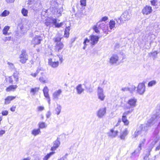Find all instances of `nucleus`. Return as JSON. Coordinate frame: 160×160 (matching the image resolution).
<instances>
[{
  "label": "nucleus",
  "instance_id": "4",
  "mask_svg": "<svg viewBox=\"0 0 160 160\" xmlns=\"http://www.w3.org/2000/svg\"><path fill=\"white\" fill-rule=\"evenodd\" d=\"M141 131L137 130L132 136V138H136L141 132H145L147 130V126L146 125H141L140 127Z\"/></svg>",
  "mask_w": 160,
  "mask_h": 160
},
{
  "label": "nucleus",
  "instance_id": "3",
  "mask_svg": "<svg viewBox=\"0 0 160 160\" xmlns=\"http://www.w3.org/2000/svg\"><path fill=\"white\" fill-rule=\"evenodd\" d=\"M20 62L22 63H26L28 59V55L26 53V51L24 50H22L21 51V53L19 56Z\"/></svg>",
  "mask_w": 160,
  "mask_h": 160
},
{
  "label": "nucleus",
  "instance_id": "54",
  "mask_svg": "<svg viewBox=\"0 0 160 160\" xmlns=\"http://www.w3.org/2000/svg\"><path fill=\"white\" fill-rule=\"evenodd\" d=\"M11 37H6L4 38L3 39V41L4 42H6L8 41H10L11 40Z\"/></svg>",
  "mask_w": 160,
  "mask_h": 160
},
{
  "label": "nucleus",
  "instance_id": "15",
  "mask_svg": "<svg viewBox=\"0 0 160 160\" xmlns=\"http://www.w3.org/2000/svg\"><path fill=\"white\" fill-rule=\"evenodd\" d=\"M99 37L98 36L92 35L90 37V43L92 45L96 44L98 41Z\"/></svg>",
  "mask_w": 160,
  "mask_h": 160
},
{
  "label": "nucleus",
  "instance_id": "18",
  "mask_svg": "<svg viewBox=\"0 0 160 160\" xmlns=\"http://www.w3.org/2000/svg\"><path fill=\"white\" fill-rule=\"evenodd\" d=\"M152 8L150 6H146L142 10L143 14L146 15L152 12Z\"/></svg>",
  "mask_w": 160,
  "mask_h": 160
},
{
  "label": "nucleus",
  "instance_id": "6",
  "mask_svg": "<svg viewBox=\"0 0 160 160\" xmlns=\"http://www.w3.org/2000/svg\"><path fill=\"white\" fill-rule=\"evenodd\" d=\"M106 111L107 108L105 107L100 108L97 113L98 117L99 118H103L106 114Z\"/></svg>",
  "mask_w": 160,
  "mask_h": 160
},
{
  "label": "nucleus",
  "instance_id": "23",
  "mask_svg": "<svg viewBox=\"0 0 160 160\" xmlns=\"http://www.w3.org/2000/svg\"><path fill=\"white\" fill-rule=\"evenodd\" d=\"M10 29V27L8 26H6L4 27L2 30L3 34L6 35H8L10 33L8 32V31Z\"/></svg>",
  "mask_w": 160,
  "mask_h": 160
},
{
  "label": "nucleus",
  "instance_id": "55",
  "mask_svg": "<svg viewBox=\"0 0 160 160\" xmlns=\"http://www.w3.org/2000/svg\"><path fill=\"white\" fill-rule=\"evenodd\" d=\"M141 149L142 148H138L134 151V152L137 154H138L139 153Z\"/></svg>",
  "mask_w": 160,
  "mask_h": 160
},
{
  "label": "nucleus",
  "instance_id": "48",
  "mask_svg": "<svg viewBox=\"0 0 160 160\" xmlns=\"http://www.w3.org/2000/svg\"><path fill=\"white\" fill-rule=\"evenodd\" d=\"M61 38L59 37H57L53 38V40L56 43L58 42H61Z\"/></svg>",
  "mask_w": 160,
  "mask_h": 160
},
{
  "label": "nucleus",
  "instance_id": "38",
  "mask_svg": "<svg viewBox=\"0 0 160 160\" xmlns=\"http://www.w3.org/2000/svg\"><path fill=\"white\" fill-rule=\"evenodd\" d=\"M133 110V109H131L130 110L125 112L123 114L122 116L126 117L127 116L128 114L131 113Z\"/></svg>",
  "mask_w": 160,
  "mask_h": 160
},
{
  "label": "nucleus",
  "instance_id": "58",
  "mask_svg": "<svg viewBox=\"0 0 160 160\" xmlns=\"http://www.w3.org/2000/svg\"><path fill=\"white\" fill-rule=\"evenodd\" d=\"M108 17L106 16L102 18L99 21H105L108 19Z\"/></svg>",
  "mask_w": 160,
  "mask_h": 160
},
{
  "label": "nucleus",
  "instance_id": "39",
  "mask_svg": "<svg viewBox=\"0 0 160 160\" xmlns=\"http://www.w3.org/2000/svg\"><path fill=\"white\" fill-rule=\"evenodd\" d=\"M21 12L22 15L24 16H28V11L25 8H23L21 11Z\"/></svg>",
  "mask_w": 160,
  "mask_h": 160
},
{
  "label": "nucleus",
  "instance_id": "19",
  "mask_svg": "<svg viewBox=\"0 0 160 160\" xmlns=\"http://www.w3.org/2000/svg\"><path fill=\"white\" fill-rule=\"evenodd\" d=\"M156 38V36L152 33H150L148 35L147 37V40L148 41H149L150 44H151L153 42L154 40Z\"/></svg>",
  "mask_w": 160,
  "mask_h": 160
},
{
  "label": "nucleus",
  "instance_id": "12",
  "mask_svg": "<svg viewBox=\"0 0 160 160\" xmlns=\"http://www.w3.org/2000/svg\"><path fill=\"white\" fill-rule=\"evenodd\" d=\"M43 91L44 96L47 98V100L48 101V103L49 104L50 99L48 94L49 90L47 86L45 87L43 89Z\"/></svg>",
  "mask_w": 160,
  "mask_h": 160
},
{
  "label": "nucleus",
  "instance_id": "33",
  "mask_svg": "<svg viewBox=\"0 0 160 160\" xmlns=\"http://www.w3.org/2000/svg\"><path fill=\"white\" fill-rule=\"evenodd\" d=\"M122 121L125 125H128L129 124V121L127 119L126 117L122 116Z\"/></svg>",
  "mask_w": 160,
  "mask_h": 160
},
{
  "label": "nucleus",
  "instance_id": "47",
  "mask_svg": "<svg viewBox=\"0 0 160 160\" xmlns=\"http://www.w3.org/2000/svg\"><path fill=\"white\" fill-rule=\"evenodd\" d=\"M128 91H129L131 92H132L134 91L136 89V87L134 85H132L130 88H128Z\"/></svg>",
  "mask_w": 160,
  "mask_h": 160
},
{
  "label": "nucleus",
  "instance_id": "31",
  "mask_svg": "<svg viewBox=\"0 0 160 160\" xmlns=\"http://www.w3.org/2000/svg\"><path fill=\"white\" fill-rule=\"evenodd\" d=\"M97 25L99 28L102 29L103 27L105 25V23L102 22L101 21H99L97 23Z\"/></svg>",
  "mask_w": 160,
  "mask_h": 160
},
{
  "label": "nucleus",
  "instance_id": "60",
  "mask_svg": "<svg viewBox=\"0 0 160 160\" xmlns=\"http://www.w3.org/2000/svg\"><path fill=\"white\" fill-rule=\"evenodd\" d=\"M157 0H153L151 1V3L152 5L155 6L156 5Z\"/></svg>",
  "mask_w": 160,
  "mask_h": 160
},
{
  "label": "nucleus",
  "instance_id": "62",
  "mask_svg": "<svg viewBox=\"0 0 160 160\" xmlns=\"http://www.w3.org/2000/svg\"><path fill=\"white\" fill-rule=\"evenodd\" d=\"M51 112L50 111H48V112H47V114H46V117L47 118H49L50 116H51Z\"/></svg>",
  "mask_w": 160,
  "mask_h": 160
},
{
  "label": "nucleus",
  "instance_id": "13",
  "mask_svg": "<svg viewBox=\"0 0 160 160\" xmlns=\"http://www.w3.org/2000/svg\"><path fill=\"white\" fill-rule=\"evenodd\" d=\"M119 58L116 54L113 55L110 58L109 62L111 64L116 63L118 60Z\"/></svg>",
  "mask_w": 160,
  "mask_h": 160
},
{
  "label": "nucleus",
  "instance_id": "49",
  "mask_svg": "<svg viewBox=\"0 0 160 160\" xmlns=\"http://www.w3.org/2000/svg\"><path fill=\"white\" fill-rule=\"evenodd\" d=\"M8 64L9 66V67L12 70L15 69L14 65L13 63L8 62Z\"/></svg>",
  "mask_w": 160,
  "mask_h": 160
},
{
  "label": "nucleus",
  "instance_id": "52",
  "mask_svg": "<svg viewBox=\"0 0 160 160\" xmlns=\"http://www.w3.org/2000/svg\"><path fill=\"white\" fill-rule=\"evenodd\" d=\"M80 5L82 6H85L86 4V0H80Z\"/></svg>",
  "mask_w": 160,
  "mask_h": 160
},
{
  "label": "nucleus",
  "instance_id": "2",
  "mask_svg": "<svg viewBox=\"0 0 160 160\" xmlns=\"http://www.w3.org/2000/svg\"><path fill=\"white\" fill-rule=\"evenodd\" d=\"M132 16L130 12L126 11L118 19H116L117 23L119 24L124 23L126 21L129 20Z\"/></svg>",
  "mask_w": 160,
  "mask_h": 160
},
{
  "label": "nucleus",
  "instance_id": "43",
  "mask_svg": "<svg viewBox=\"0 0 160 160\" xmlns=\"http://www.w3.org/2000/svg\"><path fill=\"white\" fill-rule=\"evenodd\" d=\"M52 18H49L47 19V21L45 22V24L47 26H49L50 25L51 23H53L52 22V21H51Z\"/></svg>",
  "mask_w": 160,
  "mask_h": 160
},
{
  "label": "nucleus",
  "instance_id": "53",
  "mask_svg": "<svg viewBox=\"0 0 160 160\" xmlns=\"http://www.w3.org/2000/svg\"><path fill=\"white\" fill-rule=\"evenodd\" d=\"M44 109V108L43 106H39L37 108L38 111H42Z\"/></svg>",
  "mask_w": 160,
  "mask_h": 160
},
{
  "label": "nucleus",
  "instance_id": "17",
  "mask_svg": "<svg viewBox=\"0 0 160 160\" xmlns=\"http://www.w3.org/2000/svg\"><path fill=\"white\" fill-rule=\"evenodd\" d=\"M160 117V115H157L152 117L150 120L148 121L149 125L150 126L154 123L155 122L157 121V120Z\"/></svg>",
  "mask_w": 160,
  "mask_h": 160
},
{
  "label": "nucleus",
  "instance_id": "41",
  "mask_svg": "<svg viewBox=\"0 0 160 160\" xmlns=\"http://www.w3.org/2000/svg\"><path fill=\"white\" fill-rule=\"evenodd\" d=\"M156 83V81L155 80H152L149 82L148 84V87H152L155 85Z\"/></svg>",
  "mask_w": 160,
  "mask_h": 160
},
{
  "label": "nucleus",
  "instance_id": "34",
  "mask_svg": "<svg viewBox=\"0 0 160 160\" xmlns=\"http://www.w3.org/2000/svg\"><path fill=\"white\" fill-rule=\"evenodd\" d=\"M17 87V85H12L10 86H9L6 89V91L8 92H9L10 91L12 90H14V89H15Z\"/></svg>",
  "mask_w": 160,
  "mask_h": 160
},
{
  "label": "nucleus",
  "instance_id": "51",
  "mask_svg": "<svg viewBox=\"0 0 160 160\" xmlns=\"http://www.w3.org/2000/svg\"><path fill=\"white\" fill-rule=\"evenodd\" d=\"M99 29V28L97 26L96 24V26H95L93 27V29L95 32L97 33H98L99 32L98 29Z\"/></svg>",
  "mask_w": 160,
  "mask_h": 160
},
{
  "label": "nucleus",
  "instance_id": "5",
  "mask_svg": "<svg viewBox=\"0 0 160 160\" xmlns=\"http://www.w3.org/2000/svg\"><path fill=\"white\" fill-rule=\"evenodd\" d=\"M97 95L98 98L101 101L104 100L105 95L104 94L103 89L100 87H98L97 90Z\"/></svg>",
  "mask_w": 160,
  "mask_h": 160
},
{
  "label": "nucleus",
  "instance_id": "29",
  "mask_svg": "<svg viewBox=\"0 0 160 160\" xmlns=\"http://www.w3.org/2000/svg\"><path fill=\"white\" fill-rule=\"evenodd\" d=\"M70 31V27H67L64 32V37L66 38H68L69 36V32Z\"/></svg>",
  "mask_w": 160,
  "mask_h": 160
},
{
  "label": "nucleus",
  "instance_id": "20",
  "mask_svg": "<svg viewBox=\"0 0 160 160\" xmlns=\"http://www.w3.org/2000/svg\"><path fill=\"white\" fill-rule=\"evenodd\" d=\"M51 21H52V22L55 26L56 27L59 28L62 27L63 24V22H60V23H57V20L56 18H52Z\"/></svg>",
  "mask_w": 160,
  "mask_h": 160
},
{
  "label": "nucleus",
  "instance_id": "59",
  "mask_svg": "<svg viewBox=\"0 0 160 160\" xmlns=\"http://www.w3.org/2000/svg\"><path fill=\"white\" fill-rule=\"evenodd\" d=\"M5 133V130H0V137H2Z\"/></svg>",
  "mask_w": 160,
  "mask_h": 160
},
{
  "label": "nucleus",
  "instance_id": "35",
  "mask_svg": "<svg viewBox=\"0 0 160 160\" xmlns=\"http://www.w3.org/2000/svg\"><path fill=\"white\" fill-rule=\"evenodd\" d=\"M35 7L38 8V9H41L42 8L41 1L40 0H38L37 3L34 4Z\"/></svg>",
  "mask_w": 160,
  "mask_h": 160
},
{
  "label": "nucleus",
  "instance_id": "40",
  "mask_svg": "<svg viewBox=\"0 0 160 160\" xmlns=\"http://www.w3.org/2000/svg\"><path fill=\"white\" fill-rule=\"evenodd\" d=\"M9 14V12L7 10H5L1 14V16L2 17H6Z\"/></svg>",
  "mask_w": 160,
  "mask_h": 160
},
{
  "label": "nucleus",
  "instance_id": "9",
  "mask_svg": "<svg viewBox=\"0 0 160 160\" xmlns=\"http://www.w3.org/2000/svg\"><path fill=\"white\" fill-rule=\"evenodd\" d=\"M118 131L117 130H115V128L111 129L107 133L108 137L111 138H114L118 135Z\"/></svg>",
  "mask_w": 160,
  "mask_h": 160
},
{
  "label": "nucleus",
  "instance_id": "37",
  "mask_svg": "<svg viewBox=\"0 0 160 160\" xmlns=\"http://www.w3.org/2000/svg\"><path fill=\"white\" fill-rule=\"evenodd\" d=\"M102 30L103 31V32L107 34L108 32H110L111 31H109L108 29V26L107 25H105L103 27V28Z\"/></svg>",
  "mask_w": 160,
  "mask_h": 160
},
{
  "label": "nucleus",
  "instance_id": "57",
  "mask_svg": "<svg viewBox=\"0 0 160 160\" xmlns=\"http://www.w3.org/2000/svg\"><path fill=\"white\" fill-rule=\"evenodd\" d=\"M2 114L3 116H6L8 114V112L7 110L2 111Z\"/></svg>",
  "mask_w": 160,
  "mask_h": 160
},
{
  "label": "nucleus",
  "instance_id": "50",
  "mask_svg": "<svg viewBox=\"0 0 160 160\" xmlns=\"http://www.w3.org/2000/svg\"><path fill=\"white\" fill-rule=\"evenodd\" d=\"M39 80L41 82L44 83L47 82L46 80H45V78L43 77H40L39 78Z\"/></svg>",
  "mask_w": 160,
  "mask_h": 160
},
{
  "label": "nucleus",
  "instance_id": "21",
  "mask_svg": "<svg viewBox=\"0 0 160 160\" xmlns=\"http://www.w3.org/2000/svg\"><path fill=\"white\" fill-rule=\"evenodd\" d=\"M77 93L78 94H81L84 91V89L82 87V85H78L76 87Z\"/></svg>",
  "mask_w": 160,
  "mask_h": 160
},
{
  "label": "nucleus",
  "instance_id": "11",
  "mask_svg": "<svg viewBox=\"0 0 160 160\" xmlns=\"http://www.w3.org/2000/svg\"><path fill=\"white\" fill-rule=\"evenodd\" d=\"M42 38L40 36H36L32 40V43L34 45L38 44L40 43L42 40Z\"/></svg>",
  "mask_w": 160,
  "mask_h": 160
},
{
  "label": "nucleus",
  "instance_id": "1",
  "mask_svg": "<svg viewBox=\"0 0 160 160\" xmlns=\"http://www.w3.org/2000/svg\"><path fill=\"white\" fill-rule=\"evenodd\" d=\"M52 3L51 2L52 6L50 8L51 11L56 17L58 18L60 17L63 11L62 6L59 5L57 2H53L54 5H52Z\"/></svg>",
  "mask_w": 160,
  "mask_h": 160
},
{
  "label": "nucleus",
  "instance_id": "36",
  "mask_svg": "<svg viewBox=\"0 0 160 160\" xmlns=\"http://www.w3.org/2000/svg\"><path fill=\"white\" fill-rule=\"evenodd\" d=\"M157 54L158 52L156 51H155L149 53V55L150 57H152L153 59H154V58H156Z\"/></svg>",
  "mask_w": 160,
  "mask_h": 160
},
{
  "label": "nucleus",
  "instance_id": "32",
  "mask_svg": "<svg viewBox=\"0 0 160 160\" xmlns=\"http://www.w3.org/2000/svg\"><path fill=\"white\" fill-rule=\"evenodd\" d=\"M116 24L115 22L113 20H111L109 23V28L111 29H112L114 28Z\"/></svg>",
  "mask_w": 160,
  "mask_h": 160
},
{
  "label": "nucleus",
  "instance_id": "46",
  "mask_svg": "<svg viewBox=\"0 0 160 160\" xmlns=\"http://www.w3.org/2000/svg\"><path fill=\"white\" fill-rule=\"evenodd\" d=\"M152 148V147H149L148 149L147 150V151H146L147 153L146 154L145 156H147L148 157H149L150 155V152L151 151Z\"/></svg>",
  "mask_w": 160,
  "mask_h": 160
},
{
  "label": "nucleus",
  "instance_id": "16",
  "mask_svg": "<svg viewBox=\"0 0 160 160\" xmlns=\"http://www.w3.org/2000/svg\"><path fill=\"white\" fill-rule=\"evenodd\" d=\"M63 47L64 45L61 42H58L56 43L55 50L56 52H60Z\"/></svg>",
  "mask_w": 160,
  "mask_h": 160
},
{
  "label": "nucleus",
  "instance_id": "56",
  "mask_svg": "<svg viewBox=\"0 0 160 160\" xmlns=\"http://www.w3.org/2000/svg\"><path fill=\"white\" fill-rule=\"evenodd\" d=\"M38 72L39 71H38V70H37L36 72L31 73V75L34 77H36Z\"/></svg>",
  "mask_w": 160,
  "mask_h": 160
},
{
  "label": "nucleus",
  "instance_id": "8",
  "mask_svg": "<svg viewBox=\"0 0 160 160\" xmlns=\"http://www.w3.org/2000/svg\"><path fill=\"white\" fill-rule=\"evenodd\" d=\"M137 99L135 98H130L127 102L129 106V108H132L135 107L136 106Z\"/></svg>",
  "mask_w": 160,
  "mask_h": 160
},
{
  "label": "nucleus",
  "instance_id": "14",
  "mask_svg": "<svg viewBox=\"0 0 160 160\" xmlns=\"http://www.w3.org/2000/svg\"><path fill=\"white\" fill-rule=\"evenodd\" d=\"M62 93V90L61 89H58L55 91L52 94L53 99L58 100V97Z\"/></svg>",
  "mask_w": 160,
  "mask_h": 160
},
{
  "label": "nucleus",
  "instance_id": "30",
  "mask_svg": "<svg viewBox=\"0 0 160 160\" xmlns=\"http://www.w3.org/2000/svg\"><path fill=\"white\" fill-rule=\"evenodd\" d=\"M90 43V40L87 38H86L83 42V44H84V46L83 48V49H85L86 47Z\"/></svg>",
  "mask_w": 160,
  "mask_h": 160
},
{
  "label": "nucleus",
  "instance_id": "24",
  "mask_svg": "<svg viewBox=\"0 0 160 160\" xmlns=\"http://www.w3.org/2000/svg\"><path fill=\"white\" fill-rule=\"evenodd\" d=\"M41 133L40 129L39 128L34 129L32 130L31 132V134L34 136H36L37 135Z\"/></svg>",
  "mask_w": 160,
  "mask_h": 160
},
{
  "label": "nucleus",
  "instance_id": "61",
  "mask_svg": "<svg viewBox=\"0 0 160 160\" xmlns=\"http://www.w3.org/2000/svg\"><path fill=\"white\" fill-rule=\"evenodd\" d=\"M16 108V106H13L10 108V110L12 112H14L15 110V109Z\"/></svg>",
  "mask_w": 160,
  "mask_h": 160
},
{
  "label": "nucleus",
  "instance_id": "28",
  "mask_svg": "<svg viewBox=\"0 0 160 160\" xmlns=\"http://www.w3.org/2000/svg\"><path fill=\"white\" fill-rule=\"evenodd\" d=\"M15 98V97L14 96H8L5 99V103L6 104L9 103L11 101L14 99Z\"/></svg>",
  "mask_w": 160,
  "mask_h": 160
},
{
  "label": "nucleus",
  "instance_id": "7",
  "mask_svg": "<svg viewBox=\"0 0 160 160\" xmlns=\"http://www.w3.org/2000/svg\"><path fill=\"white\" fill-rule=\"evenodd\" d=\"M137 92L140 95L143 94L145 91V87L144 83H140L137 87Z\"/></svg>",
  "mask_w": 160,
  "mask_h": 160
},
{
  "label": "nucleus",
  "instance_id": "10",
  "mask_svg": "<svg viewBox=\"0 0 160 160\" xmlns=\"http://www.w3.org/2000/svg\"><path fill=\"white\" fill-rule=\"evenodd\" d=\"M48 64L53 68L57 67L59 65V62L56 61L55 59L54 60L50 58L48 59Z\"/></svg>",
  "mask_w": 160,
  "mask_h": 160
},
{
  "label": "nucleus",
  "instance_id": "44",
  "mask_svg": "<svg viewBox=\"0 0 160 160\" xmlns=\"http://www.w3.org/2000/svg\"><path fill=\"white\" fill-rule=\"evenodd\" d=\"M60 144V142L58 139H57L54 142L53 145L56 148H58Z\"/></svg>",
  "mask_w": 160,
  "mask_h": 160
},
{
  "label": "nucleus",
  "instance_id": "22",
  "mask_svg": "<svg viewBox=\"0 0 160 160\" xmlns=\"http://www.w3.org/2000/svg\"><path fill=\"white\" fill-rule=\"evenodd\" d=\"M128 131L127 129H125L120 133V138L122 140H124L126 137L128 133Z\"/></svg>",
  "mask_w": 160,
  "mask_h": 160
},
{
  "label": "nucleus",
  "instance_id": "64",
  "mask_svg": "<svg viewBox=\"0 0 160 160\" xmlns=\"http://www.w3.org/2000/svg\"><path fill=\"white\" fill-rule=\"evenodd\" d=\"M31 159V158L29 157H28L26 158H24L21 160H30Z\"/></svg>",
  "mask_w": 160,
  "mask_h": 160
},
{
  "label": "nucleus",
  "instance_id": "42",
  "mask_svg": "<svg viewBox=\"0 0 160 160\" xmlns=\"http://www.w3.org/2000/svg\"><path fill=\"white\" fill-rule=\"evenodd\" d=\"M18 72L14 73L13 76L15 78V80L16 82H18Z\"/></svg>",
  "mask_w": 160,
  "mask_h": 160
},
{
  "label": "nucleus",
  "instance_id": "25",
  "mask_svg": "<svg viewBox=\"0 0 160 160\" xmlns=\"http://www.w3.org/2000/svg\"><path fill=\"white\" fill-rule=\"evenodd\" d=\"M39 89V88L38 87H35L34 88H32L30 90V93L32 94V95H34L38 91Z\"/></svg>",
  "mask_w": 160,
  "mask_h": 160
},
{
  "label": "nucleus",
  "instance_id": "45",
  "mask_svg": "<svg viewBox=\"0 0 160 160\" xmlns=\"http://www.w3.org/2000/svg\"><path fill=\"white\" fill-rule=\"evenodd\" d=\"M61 107L59 105H58L57 108L56 109V111L57 112V115L59 114L61 112Z\"/></svg>",
  "mask_w": 160,
  "mask_h": 160
},
{
  "label": "nucleus",
  "instance_id": "63",
  "mask_svg": "<svg viewBox=\"0 0 160 160\" xmlns=\"http://www.w3.org/2000/svg\"><path fill=\"white\" fill-rule=\"evenodd\" d=\"M160 140L158 146L156 147V148L155 149V150L156 151L159 150H160Z\"/></svg>",
  "mask_w": 160,
  "mask_h": 160
},
{
  "label": "nucleus",
  "instance_id": "26",
  "mask_svg": "<svg viewBox=\"0 0 160 160\" xmlns=\"http://www.w3.org/2000/svg\"><path fill=\"white\" fill-rule=\"evenodd\" d=\"M39 128H45L47 127V125L46 123L43 122H40L38 124Z\"/></svg>",
  "mask_w": 160,
  "mask_h": 160
},
{
  "label": "nucleus",
  "instance_id": "27",
  "mask_svg": "<svg viewBox=\"0 0 160 160\" xmlns=\"http://www.w3.org/2000/svg\"><path fill=\"white\" fill-rule=\"evenodd\" d=\"M55 153L54 152H52L49 153H48L43 158V160H48V159L53 155Z\"/></svg>",
  "mask_w": 160,
  "mask_h": 160
}]
</instances>
